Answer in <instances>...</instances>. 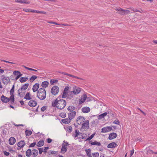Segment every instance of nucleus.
<instances>
[{
  "mask_svg": "<svg viewBox=\"0 0 157 157\" xmlns=\"http://www.w3.org/2000/svg\"><path fill=\"white\" fill-rule=\"evenodd\" d=\"M46 92L44 88H40L38 90L37 96L40 99H44L46 98Z\"/></svg>",
  "mask_w": 157,
  "mask_h": 157,
  "instance_id": "1",
  "label": "nucleus"
},
{
  "mask_svg": "<svg viewBox=\"0 0 157 157\" xmlns=\"http://www.w3.org/2000/svg\"><path fill=\"white\" fill-rule=\"evenodd\" d=\"M66 104V102L65 100L63 99L59 100L58 104L56 107L58 109L61 110L64 108Z\"/></svg>",
  "mask_w": 157,
  "mask_h": 157,
  "instance_id": "2",
  "label": "nucleus"
},
{
  "mask_svg": "<svg viewBox=\"0 0 157 157\" xmlns=\"http://www.w3.org/2000/svg\"><path fill=\"white\" fill-rule=\"evenodd\" d=\"M1 78L2 82L5 85H7L10 81L9 77L4 75L2 76Z\"/></svg>",
  "mask_w": 157,
  "mask_h": 157,
  "instance_id": "3",
  "label": "nucleus"
},
{
  "mask_svg": "<svg viewBox=\"0 0 157 157\" xmlns=\"http://www.w3.org/2000/svg\"><path fill=\"white\" fill-rule=\"evenodd\" d=\"M59 91V88L57 86H53L51 89V93L54 95H56Z\"/></svg>",
  "mask_w": 157,
  "mask_h": 157,
  "instance_id": "4",
  "label": "nucleus"
},
{
  "mask_svg": "<svg viewBox=\"0 0 157 157\" xmlns=\"http://www.w3.org/2000/svg\"><path fill=\"white\" fill-rule=\"evenodd\" d=\"M81 89L76 86L73 87V92L74 95L78 94H79L81 91Z\"/></svg>",
  "mask_w": 157,
  "mask_h": 157,
  "instance_id": "5",
  "label": "nucleus"
},
{
  "mask_svg": "<svg viewBox=\"0 0 157 157\" xmlns=\"http://www.w3.org/2000/svg\"><path fill=\"white\" fill-rule=\"evenodd\" d=\"M69 87L68 86H66L65 88L63 91V94L62 95V98H64L67 96V94H68V90Z\"/></svg>",
  "mask_w": 157,
  "mask_h": 157,
  "instance_id": "6",
  "label": "nucleus"
},
{
  "mask_svg": "<svg viewBox=\"0 0 157 157\" xmlns=\"http://www.w3.org/2000/svg\"><path fill=\"white\" fill-rule=\"evenodd\" d=\"M85 121L84 117L82 116H79L78 117L76 120V122L78 124H81L82 123Z\"/></svg>",
  "mask_w": 157,
  "mask_h": 157,
  "instance_id": "7",
  "label": "nucleus"
},
{
  "mask_svg": "<svg viewBox=\"0 0 157 157\" xmlns=\"http://www.w3.org/2000/svg\"><path fill=\"white\" fill-rule=\"evenodd\" d=\"M89 121H86L84 123L82 124V128L84 129H88L89 128Z\"/></svg>",
  "mask_w": 157,
  "mask_h": 157,
  "instance_id": "8",
  "label": "nucleus"
},
{
  "mask_svg": "<svg viewBox=\"0 0 157 157\" xmlns=\"http://www.w3.org/2000/svg\"><path fill=\"white\" fill-rule=\"evenodd\" d=\"M112 128L110 126H107L105 127H104L101 129L102 132H108L112 130Z\"/></svg>",
  "mask_w": 157,
  "mask_h": 157,
  "instance_id": "9",
  "label": "nucleus"
},
{
  "mask_svg": "<svg viewBox=\"0 0 157 157\" xmlns=\"http://www.w3.org/2000/svg\"><path fill=\"white\" fill-rule=\"evenodd\" d=\"M76 113L75 111H72L68 113V118L71 120L73 119L76 115Z\"/></svg>",
  "mask_w": 157,
  "mask_h": 157,
  "instance_id": "10",
  "label": "nucleus"
},
{
  "mask_svg": "<svg viewBox=\"0 0 157 157\" xmlns=\"http://www.w3.org/2000/svg\"><path fill=\"white\" fill-rule=\"evenodd\" d=\"M2 101L4 103H6L10 101V98L3 95H2L1 98Z\"/></svg>",
  "mask_w": 157,
  "mask_h": 157,
  "instance_id": "11",
  "label": "nucleus"
},
{
  "mask_svg": "<svg viewBox=\"0 0 157 157\" xmlns=\"http://www.w3.org/2000/svg\"><path fill=\"white\" fill-rule=\"evenodd\" d=\"M62 146L60 152L62 154H64L67 151V147L65 146L64 143L62 144Z\"/></svg>",
  "mask_w": 157,
  "mask_h": 157,
  "instance_id": "12",
  "label": "nucleus"
},
{
  "mask_svg": "<svg viewBox=\"0 0 157 157\" xmlns=\"http://www.w3.org/2000/svg\"><path fill=\"white\" fill-rule=\"evenodd\" d=\"M117 136V135L116 133L113 132L110 133L109 136V139L110 140H112L114 138H116Z\"/></svg>",
  "mask_w": 157,
  "mask_h": 157,
  "instance_id": "13",
  "label": "nucleus"
},
{
  "mask_svg": "<svg viewBox=\"0 0 157 157\" xmlns=\"http://www.w3.org/2000/svg\"><path fill=\"white\" fill-rule=\"evenodd\" d=\"M37 104L36 101L34 100H30L29 103V105L32 107L35 106Z\"/></svg>",
  "mask_w": 157,
  "mask_h": 157,
  "instance_id": "14",
  "label": "nucleus"
},
{
  "mask_svg": "<svg viewBox=\"0 0 157 157\" xmlns=\"http://www.w3.org/2000/svg\"><path fill=\"white\" fill-rule=\"evenodd\" d=\"M25 143L24 140H22L19 142L17 144V146L19 147L22 148L25 145Z\"/></svg>",
  "mask_w": 157,
  "mask_h": 157,
  "instance_id": "15",
  "label": "nucleus"
},
{
  "mask_svg": "<svg viewBox=\"0 0 157 157\" xmlns=\"http://www.w3.org/2000/svg\"><path fill=\"white\" fill-rule=\"evenodd\" d=\"M9 141L10 145H13L16 142V139L14 137H11L9 139Z\"/></svg>",
  "mask_w": 157,
  "mask_h": 157,
  "instance_id": "16",
  "label": "nucleus"
},
{
  "mask_svg": "<svg viewBox=\"0 0 157 157\" xmlns=\"http://www.w3.org/2000/svg\"><path fill=\"white\" fill-rule=\"evenodd\" d=\"M80 135L81 136V134H82L80 132H79V131L77 129H76L75 130V134H73V136H74V138H75L77 137L78 136L80 135Z\"/></svg>",
  "mask_w": 157,
  "mask_h": 157,
  "instance_id": "17",
  "label": "nucleus"
},
{
  "mask_svg": "<svg viewBox=\"0 0 157 157\" xmlns=\"http://www.w3.org/2000/svg\"><path fill=\"white\" fill-rule=\"evenodd\" d=\"M39 87V84L38 83H36L33 86L32 88L34 92L36 91Z\"/></svg>",
  "mask_w": 157,
  "mask_h": 157,
  "instance_id": "18",
  "label": "nucleus"
},
{
  "mask_svg": "<svg viewBox=\"0 0 157 157\" xmlns=\"http://www.w3.org/2000/svg\"><path fill=\"white\" fill-rule=\"evenodd\" d=\"M87 98V96L86 94H84L82 97L81 99L79 101V103L81 104L83 103L86 100Z\"/></svg>",
  "mask_w": 157,
  "mask_h": 157,
  "instance_id": "19",
  "label": "nucleus"
},
{
  "mask_svg": "<svg viewBox=\"0 0 157 157\" xmlns=\"http://www.w3.org/2000/svg\"><path fill=\"white\" fill-rule=\"evenodd\" d=\"M90 108L87 107H84L82 109V111L84 113H87L90 111Z\"/></svg>",
  "mask_w": 157,
  "mask_h": 157,
  "instance_id": "20",
  "label": "nucleus"
},
{
  "mask_svg": "<svg viewBox=\"0 0 157 157\" xmlns=\"http://www.w3.org/2000/svg\"><path fill=\"white\" fill-rule=\"evenodd\" d=\"M117 144L116 143L112 142L109 144L107 146V147L109 148H114L117 146Z\"/></svg>",
  "mask_w": 157,
  "mask_h": 157,
  "instance_id": "21",
  "label": "nucleus"
},
{
  "mask_svg": "<svg viewBox=\"0 0 157 157\" xmlns=\"http://www.w3.org/2000/svg\"><path fill=\"white\" fill-rule=\"evenodd\" d=\"M67 95L68 98L70 99H71L74 97V94L73 93V91H69L68 92Z\"/></svg>",
  "mask_w": 157,
  "mask_h": 157,
  "instance_id": "22",
  "label": "nucleus"
},
{
  "mask_svg": "<svg viewBox=\"0 0 157 157\" xmlns=\"http://www.w3.org/2000/svg\"><path fill=\"white\" fill-rule=\"evenodd\" d=\"M71 120L69 118H67L62 119L61 121L63 123L65 124H67L71 122Z\"/></svg>",
  "mask_w": 157,
  "mask_h": 157,
  "instance_id": "23",
  "label": "nucleus"
},
{
  "mask_svg": "<svg viewBox=\"0 0 157 157\" xmlns=\"http://www.w3.org/2000/svg\"><path fill=\"white\" fill-rule=\"evenodd\" d=\"M28 79V78L27 77H21L20 78V81L21 83L24 82Z\"/></svg>",
  "mask_w": 157,
  "mask_h": 157,
  "instance_id": "24",
  "label": "nucleus"
},
{
  "mask_svg": "<svg viewBox=\"0 0 157 157\" xmlns=\"http://www.w3.org/2000/svg\"><path fill=\"white\" fill-rule=\"evenodd\" d=\"M49 84V82L47 81L43 82L41 84V86L43 88H46L48 87Z\"/></svg>",
  "mask_w": 157,
  "mask_h": 157,
  "instance_id": "25",
  "label": "nucleus"
},
{
  "mask_svg": "<svg viewBox=\"0 0 157 157\" xmlns=\"http://www.w3.org/2000/svg\"><path fill=\"white\" fill-rule=\"evenodd\" d=\"M58 98H56L54 101H53L52 102V106L53 107H56L58 104Z\"/></svg>",
  "mask_w": 157,
  "mask_h": 157,
  "instance_id": "26",
  "label": "nucleus"
},
{
  "mask_svg": "<svg viewBox=\"0 0 157 157\" xmlns=\"http://www.w3.org/2000/svg\"><path fill=\"white\" fill-rule=\"evenodd\" d=\"M44 142L43 140H40L36 144V146L38 147H40L44 145Z\"/></svg>",
  "mask_w": 157,
  "mask_h": 157,
  "instance_id": "27",
  "label": "nucleus"
},
{
  "mask_svg": "<svg viewBox=\"0 0 157 157\" xmlns=\"http://www.w3.org/2000/svg\"><path fill=\"white\" fill-rule=\"evenodd\" d=\"M32 154V151L30 149H28L26 151V155L27 157H30Z\"/></svg>",
  "mask_w": 157,
  "mask_h": 157,
  "instance_id": "28",
  "label": "nucleus"
},
{
  "mask_svg": "<svg viewBox=\"0 0 157 157\" xmlns=\"http://www.w3.org/2000/svg\"><path fill=\"white\" fill-rule=\"evenodd\" d=\"M32 155L34 156H36L38 154V151L36 149H33L32 151Z\"/></svg>",
  "mask_w": 157,
  "mask_h": 157,
  "instance_id": "29",
  "label": "nucleus"
},
{
  "mask_svg": "<svg viewBox=\"0 0 157 157\" xmlns=\"http://www.w3.org/2000/svg\"><path fill=\"white\" fill-rule=\"evenodd\" d=\"M15 1L17 2L23 3H28L29 4L30 2H26L25 0H15Z\"/></svg>",
  "mask_w": 157,
  "mask_h": 157,
  "instance_id": "30",
  "label": "nucleus"
},
{
  "mask_svg": "<svg viewBox=\"0 0 157 157\" xmlns=\"http://www.w3.org/2000/svg\"><path fill=\"white\" fill-rule=\"evenodd\" d=\"M107 114V113L105 112L102 114L99 115L98 117V119H100L104 117Z\"/></svg>",
  "mask_w": 157,
  "mask_h": 157,
  "instance_id": "31",
  "label": "nucleus"
},
{
  "mask_svg": "<svg viewBox=\"0 0 157 157\" xmlns=\"http://www.w3.org/2000/svg\"><path fill=\"white\" fill-rule=\"evenodd\" d=\"M24 98L26 100H30L31 99V98L30 97V94L29 92H27Z\"/></svg>",
  "mask_w": 157,
  "mask_h": 157,
  "instance_id": "32",
  "label": "nucleus"
},
{
  "mask_svg": "<svg viewBox=\"0 0 157 157\" xmlns=\"http://www.w3.org/2000/svg\"><path fill=\"white\" fill-rule=\"evenodd\" d=\"M75 109V107L73 106H70L67 108V110L71 112H72Z\"/></svg>",
  "mask_w": 157,
  "mask_h": 157,
  "instance_id": "33",
  "label": "nucleus"
},
{
  "mask_svg": "<svg viewBox=\"0 0 157 157\" xmlns=\"http://www.w3.org/2000/svg\"><path fill=\"white\" fill-rule=\"evenodd\" d=\"M29 83H25V84L23 85L21 88V89H23L25 90H26L27 89L28 86H29Z\"/></svg>",
  "mask_w": 157,
  "mask_h": 157,
  "instance_id": "34",
  "label": "nucleus"
},
{
  "mask_svg": "<svg viewBox=\"0 0 157 157\" xmlns=\"http://www.w3.org/2000/svg\"><path fill=\"white\" fill-rule=\"evenodd\" d=\"M85 151L89 157H92L91 154V150L90 149H86Z\"/></svg>",
  "mask_w": 157,
  "mask_h": 157,
  "instance_id": "35",
  "label": "nucleus"
},
{
  "mask_svg": "<svg viewBox=\"0 0 157 157\" xmlns=\"http://www.w3.org/2000/svg\"><path fill=\"white\" fill-rule=\"evenodd\" d=\"M37 76L35 75H33L30 78V81L31 82H33L35 79L37 78Z\"/></svg>",
  "mask_w": 157,
  "mask_h": 157,
  "instance_id": "36",
  "label": "nucleus"
},
{
  "mask_svg": "<svg viewBox=\"0 0 157 157\" xmlns=\"http://www.w3.org/2000/svg\"><path fill=\"white\" fill-rule=\"evenodd\" d=\"M18 93V95L20 97H23L25 95V93L23 92L20 91V92L17 91Z\"/></svg>",
  "mask_w": 157,
  "mask_h": 157,
  "instance_id": "37",
  "label": "nucleus"
},
{
  "mask_svg": "<svg viewBox=\"0 0 157 157\" xmlns=\"http://www.w3.org/2000/svg\"><path fill=\"white\" fill-rule=\"evenodd\" d=\"M90 144L91 145H96L98 146H100L101 145V143L100 142H98L97 141H94L90 143Z\"/></svg>",
  "mask_w": 157,
  "mask_h": 157,
  "instance_id": "38",
  "label": "nucleus"
},
{
  "mask_svg": "<svg viewBox=\"0 0 157 157\" xmlns=\"http://www.w3.org/2000/svg\"><path fill=\"white\" fill-rule=\"evenodd\" d=\"M32 13H40L42 14H46V12L44 11H41L39 10H33V11H32Z\"/></svg>",
  "mask_w": 157,
  "mask_h": 157,
  "instance_id": "39",
  "label": "nucleus"
},
{
  "mask_svg": "<svg viewBox=\"0 0 157 157\" xmlns=\"http://www.w3.org/2000/svg\"><path fill=\"white\" fill-rule=\"evenodd\" d=\"M9 98L11 101V103H13L14 102V95H11Z\"/></svg>",
  "mask_w": 157,
  "mask_h": 157,
  "instance_id": "40",
  "label": "nucleus"
},
{
  "mask_svg": "<svg viewBox=\"0 0 157 157\" xmlns=\"http://www.w3.org/2000/svg\"><path fill=\"white\" fill-rule=\"evenodd\" d=\"M25 134L26 136H29L32 134V132L31 131H29L28 130H26L25 132Z\"/></svg>",
  "mask_w": 157,
  "mask_h": 157,
  "instance_id": "41",
  "label": "nucleus"
},
{
  "mask_svg": "<svg viewBox=\"0 0 157 157\" xmlns=\"http://www.w3.org/2000/svg\"><path fill=\"white\" fill-rule=\"evenodd\" d=\"M13 74L15 76H18L20 75H22L19 71H14L13 72Z\"/></svg>",
  "mask_w": 157,
  "mask_h": 157,
  "instance_id": "42",
  "label": "nucleus"
},
{
  "mask_svg": "<svg viewBox=\"0 0 157 157\" xmlns=\"http://www.w3.org/2000/svg\"><path fill=\"white\" fill-rule=\"evenodd\" d=\"M58 151H50L48 152L49 155L51 154H57Z\"/></svg>",
  "mask_w": 157,
  "mask_h": 157,
  "instance_id": "43",
  "label": "nucleus"
},
{
  "mask_svg": "<svg viewBox=\"0 0 157 157\" xmlns=\"http://www.w3.org/2000/svg\"><path fill=\"white\" fill-rule=\"evenodd\" d=\"M95 135V133H93V134H92L90 136V137H89L88 138H87L86 140H91V139H92L93 137H94V135Z\"/></svg>",
  "mask_w": 157,
  "mask_h": 157,
  "instance_id": "44",
  "label": "nucleus"
},
{
  "mask_svg": "<svg viewBox=\"0 0 157 157\" xmlns=\"http://www.w3.org/2000/svg\"><path fill=\"white\" fill-rule=\"evenodd\" d=\"M67 130L69 132H71L72 130V128L71 126H69L67 128Z\"/></svg>",
  "mask_w": 157,
  "mask_h": 157,
  "instance_id": "45",
  "label": "nucleus"
},
{
  "mask_svg": "<svg viewBox=\"0 0 157 157\" xmlns=\"http://www.w3.org/2000/svg\"><path fill=\"white\" fill-rule=\"evenodd\" d=\"M68 76L70 77H71L73 78H76L78 79H81V80H83V79L82 78H79L78 77L76 76H75L74 75H71V74H69V75H68Z\"/></svg>",
  "mask_w": 157,
  "mask_h": 157,
  "instance_id": "46",
  "label": "nucleus"
},
{
  "mask_svg": "<svg viewBox=\"0 0 157 157\" xmlns=\"http://www.w3.org/2000/svg\"><path fill=\"white\" fill-rule=\"evenodd\" d=\"M59 116L62 118H64L66 116V114L65 113H61L59 114Z\"/></svg>",
  "mask_w": 157,
  "mask_h": 157,
  "instance_id": "47",
  "label": "nucleus"
},
{
  "mask_svg": "<svg viewBox=\"0 0 157 157\" xmlns=\"http://www.w3.org/2000/svg\"><path fill=\"white\" fill-rule=\"evenodd\" d=\"M81 137H79V138L80 139H83L86 138V137H87V135L86 134H83L82 135L81 134Z\"/></svg>",
  "mask_w": 157,
  "mask_h": 157,
  "instance_id": "48",
  "label": "nucleus"
},
{
  "mask_svg": "<svg viewBox=\"0 0 157 157\" xmlns=\"http://www.w3.org/2000/svg\"><path fill=\"white\" fill-rule=\"evenodd\" d=\"M57 80L52 79L50 81V83L52 85H53L54 83L57 82Z\"/></svg>",
  "mask_w": 157,
  "mask_h": 157,
  "instance_id": "49",
  "label": "nucleus"
},
{
  "mask_svg": "<svg viewBox=\"0 0 157 157\" xmlns=\"http://www.w3.org/2000/svg\"><path fill=\"white\" fill-rule=\"evenodd\" d=\"M23 10L27 12H32L33 11V10H29L27 9H24Z\"/></svg>",
  "mask_w": 157,
  "mask_h": 157,
  "instance_id": "50",
  "label": "nucleus"
},
{
  "mask_svg": "<svg viewBox=\"0 0 157 157\" xmlns=\"http://www.w3.org/2000/svg\"><path fill=\"white\" fill-rule=\"evenodd\" d=\"M36 144V142H34L33 143L31 144L29 146V147H34Z\"/></svg>",
  "mask_w": 157,
  "mask_h": 157,
  "instance_id": "51",
  "label": "nucleus"
},
{
  "mask_svg": "<svg viewBox=\"0 0 157 157\" xmlns=\"http://www.w3.org/2000/svg\"><path fill=\"white\" fill-rule=\"evenodd\" d=\"M38 150L39 151V154H41L43 151H44L43 148H38Z\"/></svg>",
  "mask_w": 157,
  "mask_h": 157,
  "instance_id": "52",
  "label": "nucleus"
},
{
  "mask_svg": "<svg viewBox=\"0 0 157 157\" xmlns=\"http://www.w3.org/2000/svg\"><path fill=\"white\" fill-rule=\"evenodd\" d=\"M129 9L131 10L134 12H140V11L137 10V9H134L132 7H131L128 8Z\"/></svg>",
  "mask_w": 157,
  "mask_h": 157,
  "instance_id": "53",
  "label": "nucleus"
},
{
  "mask_svg": "<svg viewBox=\"0 0 157 157\" xmlns=\"http://www.w3.org/2000/svg\"><path fill=\"white\" fill-rule=\"evenodd\" d=\"M93 155L94 157H98L99 156V154L98 153L96 152L93 154Z\"/></svg>",
  "mask_w": 157,
  "mask_h": 157,
  "instance_id": "54",
  "label": "nucleus"
},
{
  "mask_svg": "<svg viewBox=\"0 0 157 157\" xmlns=\"http://www.w3.org/2000/svg\"><path fill=\"white\" fill-rule=\"evenodd\" d=\"M113 123L117 124H119L120 122L117 119L114 121Z\"/></svg>",
  "mask_w": 157,
  "mask_h": 157,
  "instance_id": "55",
  "label": "nucleus"
},
{
  "mask_svg": "<svg viewBox=\"0 0 157 157\" xmlns=\"http://www.w3.org/2000/svg\"><path fill=\"white\" fill-rule=\"evenodd\" d=\"M47 22H48V23H49L53 24H54L57 25H59V24H58L57 23H56V22H53V21H48Z\"/></svg>",
  "mask_w": 157,
  "mask_h": 157,
  "instance_id": "56",
  "label": "nucleus"
},
{
  "mask_svg": "<svg viewBox=\"0 0 157 157\" xmlns=\"http://www.w3.org/2000/svg\"><path fill=\"white\" fill-rule=\"evenodd\" d=\"M124 10L122 9L121 11H120V12L119 13L121 15H123L124 14Z\"/></svg>",
  "mask_w": 157,
  "mask_h": 157,
  "instance_id": "57",
  "label": "nucleus"
},
{
  "mask_svg": "<svg viewBox=\"0 0 157 157\" xmlns=\"http://www.w3.org/2000/svg\"><path fill=\"white\" fill-rule=\"evenodd\" d=\"M46 106H44L42 107L41 109V111H42V112H44L45 110L46 109Z\"/></svg>",
  "mask_w": 157,
  "mask_h": 157,
  "instance_id": "58",
  "label": "nucleus"
},
{
  "mask_svg": "<svg viewBox=\"0 0 157 157\" xmlns=\"http://www.w3.org/2000/svg\"><path fill=\"white\" fill-rule=\"evenodd\" d=\"M124 14H127L129 13L130 12V11L128 10H124Z\"/></svg>",
  "mask_w": 157,
  "mask_h": 157,
  "instance_id": "59",
  "label": "nucleus"
},
{
  "mask_svg": "<svg viewBox=\"0 0 157 157\" xmlns=\"http://www.w3.org/2000/svg\"><path fill=\"white\" fill-rule=\"evenodd\" d=\"M63 143H64L65 146L66 147L68 146L69 145V144L67 142H66L65 140L63 141Z\"/></svg>",
  "mask_w": 157,
  "mask_h": 157,
  "instance_id": "60",
  "label": "nucleus"
},
{
  "mask_svg": "<svg viewBox=\"0 0 157 157\" xmlns=\"http://www.w3.org/2000/svg\"><path fill=\"white\" fill-rule=\"evenodd\" d=\"M3 153L6 156H8L10 154V153L8 152H7L6 151H4Z\"/></svg>",
  "mask_w": 157,
  "mask_h": 157,
  "instance_id": "61",
  "label": "nucleus"
},
{
  "mask_svg": "<svg viewBox=\"0 0 157 157\" xmlns=\"http://www.w3.org/2000/svg\"><path fill=\"white\" fill-rule=\"evenodd\" d=\"M52 140L50 138H48L47 139V142L48 143H50L52 142Z\"/></svg>",
  "mask_w": 157,
  "mask_h": 157,
  "instance_id": "62",
  "label": "nucleus"
},
{
  "mask_svg": "<svg viewBox=\"0 0 157 157\" xmlns=\"http://www.w3.org/2000/svg\"><path fill=\"white\" fill-rule=\"evenodd\" d=\"M147 153H149V154H151V153H154V152L153 151L151 150H148L147 151Z\"/></svg>",
  "mask_w": 157,
  "mask_h": 157,
  "instance_id": "63",
  "label": "nucleus"
},
{
  "mask_svg": "<svg viewBox=\"0 0 157 157\" xmlns=\"http://www.w3.org/2000/svg\"><path fill=\"white\" fill-rule=\"evenodd\" d=\"M49 148L48 147H45L44 148V153H46L47 152V150Z\"/></svg>",
  "mask_w": 157,
  "mask_h": 157,
  "instance_id": "64",
  "label": "nucleus"
}]
</instances>
